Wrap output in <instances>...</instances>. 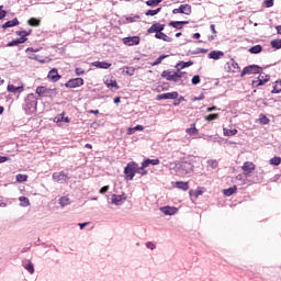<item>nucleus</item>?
I'll use <instances>...</instances> for the list:
<instances>
[{"mask_svg":"<svg viewBox=\"0 0 281 281\" xmlns=\"http://www.w3.org/2000/svg\"><path fill=\"white\" fill-rule=\"evenodd\" d=\"M241 170L245 177H251V175L254 173V170H256V165L251 161H246L241 166Z\"/></svg>","mask_w":281,"mask_h":281,"instance_id":"obj_6","label":"nucleus"},{"mask_svg":"<svg viewBox=\"0 0 281 281\" xmlns=\"http://www.w3.org/2000/svg\"><path fill=\"white\" fill-rule=\"evenodd\" d=\"M159 159L147 158L143 161V168H148V166H159Z\"/></svg>","mask_w":281,"mask_h":281,"instance_id":"obj_24","label":"nucleus"},{"mask_svg":"<svg viewBox=\"0 0 281 281\" xmlns=\"http://www.w3.org/2000/svg\"><path fill=\"white\" fill-rule=\"evenodd\" d=\"M161 12V8H158L156 10H148L145 14L146 16H155Z\"/></svg>","mask_w":281,"mask_h":281,"instance_id":"obj_43","label":"nucleus"},{"mask_svg":"<svg viewBox=\"0 0 281 281\" xmlns=\"http://www.w3.org/2000/svg\"><path fill=\"white\" fill-rule=\"evenodd\" d=\"M155 247H156V246H155V244H154L153 241H148V243L146 244V248H147V249H151V250H153V249H155Z\"/></svg>","mask_w":281,"mask_h":281,"instance_id":"obj_56","label":"nucleus"},{"mask_svg":"<svg viewBox=\"0 0 281 281\" xmlns=\"http://www.w3.org/2000/svg\"><path fill=\"white\" fill-rule=\"evenodd\" d=\"M88 113H91L93 115H98L100 113V110H90Z\"/></svg>","mask_w":281,"mask_h":281,"instance_id":"obj_63","label":"nucleus"},{"mask_svg":"<svg viewBox=\"0 0 281 281\" xmlns=\"http://www.w3.org/2000/svg\"><path fill=\"white\" fill-rule=\"evenodd\" d=\"M155 38H159L160 41H165V43H172V38L166 35L164 32L156 33Z\"/></svg>","mask_w":281,"mask_h":281,"instance_id":"obj_26","label":"nucleus"},{"mask_svg":"<svg viewBox=\"0 0 281 281\" xmlns=\"http://www.w3.org/2000/svg\"><path fill=\"white\" fill-rule=\"evenodd\" d=\"M137 162H128L127 166L124 168L125 179L127 181H133L135 179V175H137Z\"/></svg>","mask_w":281,"mask_h":281,"instance_id":"obj_2","label":"nucleus"},{"mask_svg":"<svg viewBox=\"0 0 281 281\" xmlns=\"http://www.w3.org/2000/svg\"><path fill=\"white\" fill-rule=\"evenodd\" d=\"M188 23H190V22H188V21H176V22L172 21V22L169 23V25L171 27H175L176 30H182L183 26H181V25H188Z\"/></svg>","mask_w":281,"mask_h":281,"instance_id":"obj_25","label":"nucleus"},{"mask_svg":"<svg viewBox=\"0 0 281 281\" xmlns=\"http://www.w3.org/2000/svg\"><path fill=\"white\" fill-rule=\"evenodd\" d=\"M29 25H31V27H38V25H41V20L36 19V18H31L27 21Z\"/></svg>","mask_w":281,"mask_h":281,"instance_id":"obj_33","label":"nucleus"},{"mask_svg":"<svg viewBox=\"0 0 281 281\" xmlns=\"http://www.w3.org/2000/svg\"><path fill=\"white\" fill-rule=\"evenodd\" d=\"M165 58H168V55L159 56L154 63H150L151 67H157V65H161Z\"/></svg>","mask_w":281,"mask_h":281,"instance_id":"obj_35","label":"nucleus"},{"mask_svg":"<svg viewBox=\"0 0 281 281\" xmlns=\"http://www.w3.org/2000/svg\"><path fill=\"white\" fill-rule=\"evenodd\" d=\"M82 85H85V79L82 78H75V79H70L65 83V87H67V89H76L78 87H82Z\"/></svg>","mask_w":281,"mask_h":281,"instance_id":"obj_7","label":"nucleus"},{"mask_svg":"<svg viewBox=\"0 0 281 281\" xmlns=\"http://www.w3.org/2000/svg\"><path fill=\"white\" fill-rule=\"evenodd\" d=\"M26 41H27V37H20V38H18V43L20 45L23 44V43H26Z\"/></svg>","mask_w":281,"mask_h":281,"instance_id":"obj_59","label":"nucleus"},{"mask_svg":"<svg viewBox=\"0 0 281 281\" xmlns=\"http://www.w3.org/2000/svg\"><path fill=\"white\" fill-rule=\"evenodd\" d=\"M15 179L18 181V183H25V181H27V175H16Z\"/></svg>","mask_w":281,"mask_h":281,"instance_id":"obj_42","label":"nucleus"},{"mask_svg":"<svg viewBox=\"0 0 281 281\" xmlns=\"http://www.w3.org/2000/svg\"><path fill=\"white\" fill-rule=\"evenodd\" d=\"M223 56H225V53H223V50H213L209 54V58H211L212 60H221Z\"/></svg>","mask_w":281,"mask_h":281,"instance_id":"obj_16","label":"nucleus"},{"mask_svg":"<svg viewBox=\"0 0 281 281\" xmlns=\"http://www.w3.org/2000/svg\"><path fill=\"white\" fill-rule=\"evenodd\" d=\"M35 93L40 97V98H54V95H56V90L54 89H49L45 86H38L36 88Z\"/></svg>","mask_w":281,"mask_h":281,"instance_id":"obj_4","label":"nucleus"},{"mask_svg":"<svg viewBox=\"0 0 281 281\" xmlns=\"http://www.w3.org/2000/svg\"><path fill=\"white\" fill-rule=\"evenodd\" d=\"M48 80H50L52 82H58V80H60L61 76L58 74V69L53 68L48 75H47Z\"/></svg>","mask_w":281,"mask_h":281,"instance_id":"obj_15","label":"nucleus"},{"mask_svg":"<svg viewBox=\"0 0 281 281\" xmlns=\"http://www.w3.org/2000/svg\"><path fill=\"white\" fill-rule=\"evenodd\" d=\"M127 76H133L135 74V68H127Z\"/></svg>","mask_w":281,"mask_h":281,"instance_id":"obj_58","label":"nucleus"},{"mask_svg":"<svg viewBox=\"0 0 281 281\" xmlns=\"http://www.w3.org/2000/svg\"><path fill=\"white\" fill-rule=\"evenodd\" d=\"M106 192H109V186H104L100 189V194H106Z\"/></svg>","mask_w":281,"mask_h":281,"instance_id":"obj_54","label":"nucleus"},{"mask_svg":"<svg viewBox=\"0 0 281 281\" xmlns=\"http://www.w3.org/2000/svg\"><path fill=\"white\" fill-rule=\"evenodd\" d=\"M105 87H108V89H120V86L117 85V80H115V78L112 77H105L103 80Z\"/></svg>","mask_w":281,"mask_h":281,"instance_id":"obj_10","label":"nucleus"},{"mask_svg":"<svg viewBox=\"0 0 281 281\" xmlns=\"http://www.w3.org/2000/svg\"><path fill=\"white\" fill-rule=\"evenodd\" d=\"M161 78L165 80H168L169 82H179L183 76H186V72L183 71H172V70H164L161 72Z\"/></svg>","mask_w":281,"mask_h":281,"instance_id":"obj_1","label":"nucleus"},{"mask_svg":"<svg viewBox=\"0 0 281 281\" xmlns=\"http://www.w3.org/2000/svg\"><path fill=\"white\" fill-rule=\"evenodd\" d=\"M201 194H203V191H201V190L195 191L194 192L195 199H199V196H201Z\"/></svg>","mask_w":281,"mask_h":281,"instance_id":"obj_61","label":"nucleus"},{"mask_svg":"<svg viewBox=\"0 0 281 281\" xmlns=\"http://www.w3.org/2000/svg\"><path fill=\"white\" fill-rule=\"evenodd\" d=\"M8 11L3 10V5H0V21L5 19Z\"/></svg>","mask_w":281,"mask_h":281,"instance_id":"obj_49","label":"nucleus"},{"mask_svg":"<svg viewBox=\"0 0 281 281\" xmlns=\"http://www.w3.org/2000/svg\"><path fill=\"white\" fill-rule=\"evenodd\" d=\"M204 120H206V122H212L214 120H218V114L214 113V114H209L204 117Z\"/></svg>","mask_w":281,"mask_h":281,"instance_id":"obj_47","label":"nucleus"},{"mask_svg":"<svg viewBox=\"0 0 281 281\" xmlns=\"http://www.w3.org/2000/svg\"><path fill=\"white\" fill-rule=\"evenodd\" d=\"M5 161H10V158L5 156H0V164H5Z\"/></svg>","mask_w":281,"mask_h":281,"instance_id":"obj_57","label":"nucleus"},{"mask_svg":"<svg viewBox=\"0 0 281 281\" xmlns=\"http://www.w3.org/2000/svg\"><path fill=\"white\" fill-rule=\"evenodd\" d=\"M194 65V61H180L176 65L177 71H181V69H186L187 67H192Z\"/></svg>","mask_w":281,"mask_h":281,"instance_id":"obj_20","label":"nucleus"},{"mask_svg":"<svg viewBox=\"0 0 281 281\" xmlns=\"http://www.w3.org/2000/svg\"><path fill=\"white\" fill-rule=\"evenodd\" d=\"M23 267L26 269V271H29V273H34V263H32V261H27V263H24Z\"/></svg>","mask_w":281,"mask_h":281,"instance_id":"obj_39","label":"nucleus"},{"mask_svg":"<svg viewBox=\"0 0 281 281\" xmlns=\"http://www.w3.org/2000/svg\"><path fill=\"white\" fill-rule=\"evenodd\" d=\"M16 45H20L18 40L8 43V47H14Z\"/></svg>","mask_w":281,"mask_h":281,"instance_id":"obj_55","label":"nucleus"},{"mask_svg":"<svg viewBox=\"0 0 281 281\" xmlns=\"http://www.w3.org/2000/svg\"><path fill=\"white\" fill-rule=\"evenodd\" d=\"M180 10L182 11V14H192V5L190 4H181Z\"/></svg>","mask_w":281,"mask_h":281,"instance_id":"obj_31","label":"nucleus"},{"mask_svg":"<svg viewBox=\"0 0 281 281\" xmlns=\"http://www.w3.org/2000/svg\"><path fill=\"white\" fill-rule=\"evenodd\" d=\"M191 82L192 85H199V82H201V77L199 75L193 76Z\"/></svg>","mask_w":281,"mask_h":281,"instance_id":"obj_51","label":"nucleus"},{"mask_svg":"<svg viewBox=\"0 0 281 281\" xmlns=\"http://www.w3.org/2000/svg\"><path fill=\"white\" fill-rule=\"evenodd\" d=\"M186 133L190 135V137H196L199 135V128H196V123H192L189 128L186 130Z\"/></svg>","mask_w":281,"mask_h":281,"instance_id":"obj_19","label":"nucleus"},{"mask_svg":"<svg viewBox=\"0 0 281 281\" xmlns=\"http://www.w3.org/2000/svg\"><path fill=\"white\" fill-rule=\"evenodd\" d=\"M227 71L229 74H238V71H240V66H238V63H236V60L231 59L227 64Z\"/></svg>","mask_w":281,"mask_h":281,"instance_id":"obj_9","label":"nucleus"},{"mask_svg":"<svg viewBox=\"0 0 281 281\" xmlns=\"http://www.w3.org/2000/svg\"><path fill=\"white\" fill-rule=\"evenodd\" d=\"M251 74H260V66L258 65H250L243 69L240 72V77L245 78V76L251 75Z\"/></svg>","mask_w":281,"mask_h":281,"instance_id":"obj_5","label":"nucleus"},{"mask_svg":"<svg viewBox=\"0 0 281 281\" xmlns=\"http://www.w3.org/2000/svg\"><path fill=\"white\" fill-rule=\"evenodd\" d=\"M124 201H126V194H113L111 198V203H113L114 205H122V203H124Z\"/></svg>","mask_w":281,"mask_h":281,"instance_id":"obj_13","label":"nucleus"},{"mask_svg":"<svg viewBox=\"0 0 281 281\" xmlns=\"http://www.w3.org/2000/svg\"><path fill=\"white\" fill-rule=\"evenodd\" d=\"M160 210L164 214H166V216H172L178 212L177 207L175 206H165V207H161Z\"/></svg>","mask_w":281,"mask_h":281,"instance_id":"obj_17","label":"nucleus"},{"mask_svg":"<svg viewBox=\"0 0 281 281\" xmlns=\"http://www.w3.org/2000/svg\"><path fill=\"white\" fill-rule=\"evenodd\" d=\"M75 74H76V76H82V75L85 74V69H82V68H76V69H75Z\"/></svg>","mask_w":281,"mask_h":281,"instance_id":"obj_52","label":"nucleus"},{"mask_svg":"<svg viewBox=\"0 0 281 281\" xmlns=\"http://www.w3.org/2000/svg\"><path fill=\"white\" fill-rule=\"evenodd\" d=\"M136 131H144V126L142 125H136L135 127H130L128 128V135H133Z\"/></svg>","mask_w":281,"mask_h":281,"instance_id":"obj_45","label":"nucleus"},{"mask_svg":"<svg viewBox=\"0 0 281 281\" xmlns=\"http://www.w3.org/2000/svg\"><path fill=\"white\" fill-rule=\"evenodd\" d=\"M70 203H71V200L69 198H67V196H61L59 199V205L61 207H66V205H69Z\"/></svg>","mask_w":281,"mask_h":281,"instance_id":"obj_32","label":"nucleus"},{"mask_svg":"<svg viewBox=\"0 0 281 281\" xmlns=\"http://www.w3.org/2000/svg\"><path fill=\"white\" fill-rule=\"evenodd\" d=\"M223 133H224L225 137H234V135L238 134V130H236V128L229 130L227 127H224Z\"/></svg>","mask_w":281,"mask_h":281,"instance_id":"obj_30","label":"nucleus"},{"mask_svg":"<svg viewBox=\"0 0 281 281\" xmlns=\"http://www.w3.org/2000/svg\"><path fill=\"white\" fill-rule=\"evenodd\" d=\"M19 24H20L19 19L14 18L13 20H10L4 24H2V29L8 30V27H16V25Z\"/></svg>","mask_w":281,"mask_h":281,"instance_id":"obj_22","label":"nucleus"},{"mask_svg":"<svg viewBox=\"0 0 281 281\" xmlns=\"http://www.w3.org/2000/svg\"><path fill=\"white\" fill-rule=\"evenodd\" d=\"M269 122H270V120H269V117H267V115H265V114L259 115V123L267 125V124H269Z\"/></svg>","mask_w":281,"mask_h":281,"instance_id":"obj_44","label":"nucleus"},{"mask_svg":"<svg viewBox=\"0 0 281 281\" xmlns=\"http://www.w3.org/2000/svg\"><path fill=\"white\" fill-rule=\"evenodd\" d=\"M19 201H20V205H22V207H27L30 205V199H27L25 196H20Z\"/></svg>","mask_w":281,"mask_h":281,"instance_id":"obj_40","label":"nucleus"},{"mask_svg":"<svg viewBox=\"0 0 281 281\" xmlns=\"http://www.w3.org/2000/svg\"><path fill=\"white\" fill-rule=\"evenodd\" d=\"M271 93H281V79L276 81Z\"/></svg>","mask_w":281,"mask_h":281,"instance_id":"obj_36","label":"nucleus"},{"mask_svg":"<svg viewBox=\"0 0 281 281\" xmlns=\"http://www.w3.org/2000/svg\"><path fill=\"white\" fill-rule=\"evenodd\" d=\"M172 13L173 14H182L181 7H179L178 9H173Z\"/></svg>","mask_w":281,"mask_h":281,"instance_id":"obj_60","label":"nucleus"},{"mask_svg":"<svg viewBox=\"0 0 281 281\" xmlns=\"http://www.w3.org/2000/svg\"><path fill=\"white\" fill-rule=\"evenodd\" d=\"M54 122L58 124V122H65L66 124H69L70 120L68 116H65V112H63L59 116L54 117Z\"/></svg>","mask_w":281,"mask_h":281,"instance_id":"obj_28","label":"nucleus"},{"mask_svg":"<svg viewBox=\"0 0 281 281\" xmlns=\"http://www.w3.org/2000/svg\"><path fill=\"white\" fill-rule=\"evenodd\" d=\"M270 45L273 49H281V40H273Z\"/></svg>","mask_w":281,"mask_h":281,"instance_id":"obj_41","label":"nucleus"},{"mask_svg":"<svg viewBox=\"0 0 281 281\" xmlns=\"http://www.w3.org/2000/svg\"><path fill=\"white\" fill-rule=\"evenodd\" d=\"M263 3L267 8H273V0H265Z\"/></svg>","mask_w":281,"mask_h":281,"instance_id":"obj_53","label":"nucleus"},{"mask_svg":"<svg viewBox=\"0 0 281 281\" xmlns=\"http://www.w3.org/2000/svg\"><path fill=\"white\" fill-rule=\"evenodd\" d=\"M172 187L182 190L183 192H188V190H190V182L177 181L172 182Z\"/></svg>","mask_w":281,"mask_h":281,"instance_id":"obj_14","label":"nucleus"},{"mask_svg":"<svg viewBox=\"0 0 281 281\" xmlns=\"http://www.w3.org/2000/svg\"><path fill=\"white\" fill-rule=\"evenodd\" d=\"M209 166L214 170L218 168V161L217 160H210Z\"/></svg>","mask_w":281,"mask_h":281,"instance_id":"obj_50","label":"nucleus"},{"mask_svg":"<svg viewBox=\"0 0 281 281\" xmlns=\"http://www.w3.org/2000/svg\"><path fill=\"white\" fill-rule=\"evenodd\" d=\"M269 80H271V76L261 72L258 78H256L255 80H252L251 82V87L254 89H258V87H265V85H267V82H269Z\"/></svg>","mask_w":281,"mask_h":281,"instance_id":"obj_3","label":"nucleus"},{"mask_svg":"<svg viewBox=\"0 0 281 281\" xmlns=\"http://www.w3.org/2000/svg\"><path fill=\"white\" fill-rule=\"evenodd\" d=\"M111 63L108 61H93L92 67H97V69H110Z\"/></svg>","mask_w":281,"mask_h":281,"instance_id":"obj_18","label":"nucleus"},{"mask_svg":"<svg viewBox=\"0 0 281 281\" xmlns=\"http://www.w3.org/2000/svg\"><path fill=\"white\" fill-rule=\"evenodd\" d=\"M140 16L139 15H134V16H127L126 21L127 23H136V21H139Z\"/></svg>","mask_w":281,"mask_h":281,"instance_id":"obj_48","label":"nucleus"},{"mask_svg":"<svg viewBox=\"0 0 281 281\" xmlns=\"http://www.w3.org/2000/svg\"><path fill=\"white\" fill-rule=\"evenodd\" d=\"M281 158L280 157H273L270 159V166H280Z\"/></svg>","mask_w":281,"mask_h":281,"instance_id":"obj_46","label":"nucleus"},{"mask_svg":"<svg viewBox=\"0 0 281 281\" xmlns=\"http://www.w3.org/2000/svg\"><path fill=\"white\" fill-rule=\"evenodd\" d=\"M166 25L161 23H155L153 24L148 30V34H160V32H164Z\"/></svg>","mask_w":281,"mask_h":281,"instance_id":"obj_11","label":"nucleus"},{"mask_svg":"<svg viewBox=\"0 0 281 281\" xmlns=\"http://www.w3.org/2000/svg\"><path fill=\"white\" fill-rule=\"evenodd\" d=\"M211 32H213L214 34H216V26L214 24H211Z\"/></svg>","mask_w":281,"mask_h":281,"instance_id":"obj_64","label":"nucleus"},{"mask_svg":"<svg viewBox=\"0 0 281 281\" xmlns=\"http://www.w3.org/2000/svg\"><path fill=\"white\" fill-rule=\"evenodd\" d=\"M178 98H179V92L173 91V92L158 94L156 97V100H177Z\"/></svg>","mask_w":281,"mask_h":281,"instance_id":"obj_8","label":"nucleus"},{"mask_svg":"<svg viewBox=\"0 0 281 281\" xmlns=\"http://www.w3.org/2000/svg\"><path fill=\"white\" fill-rule=\"evenodd\" d=\"M262 52V46L261 45H255L249 48L250 54H260Z\"/></svg>","mask_w":281,"mask_h":281,"instance_id":"obj_37","label":"nucleus"},{"mask_svg":"<svg viewBox=\"0 0 281 281\" xmlns=\"http://www.w3.org/2000/svg\"><path fill=\"white\" fill-rule=\"evenodd\" d=\"M53 179L58 183H63V181L67 180V175H65V172H55L53 173Z\"/></svg>","mask_w":281,"mask_h":281,"instance_id":"obj_21","label":"nucleus"},{"mask_svg":"<svg viewBox=\"0 0 281 281\" xmlns=\"http://www.w3.org/2000/svg\"><path fill=\"white\" fill-rule=\"evenodd\" d=\"M23 86L15 87L14 85H9L7 87V91H9V93H23Z\"/></svg>","mask_w":281,"mask_h":281,"instance_id":"obj_23","label":"nucleus"},{"mask_svg":"<svg viewBox=\"0 0 281 281\" xmlns=\"http://www.w3.org/2000/svg\"><path fill=\"white\" fill-rule=\"evenodd\" d=\"M237 192H238V187H236V186H233L228 189L223 190V194L225 196H232V194H236Z\"/></svg>","mask_w":281,"mask_h":281,"instance_id":"obj_27","label":"nucleus"},{"mask_svg":"<svg viewBox=\"0 0 281 281\" xmlns=\"http://www.w3.org/2000/svg\"><path fill=\"white\" fill-rule=\"evenodd\" d=\"M15 34H16V36L27 38V36H30V34H32V29H30L27 31H16Z\"/></svg>","mask_w":281,"mask_h":281,"instance_id":"obj_34","label":"nucleus"},{"mask_svg":"<svg viewBox=\"0 0 281 281\" xmlns=\"http://www.w3.org/2000/svg\"><path fill=\"white\" fill-rule=\"evenodd\" d=\"M124 45L127 47H133V45H139V36H132L123 38Z\"/></svg>","mask_w":281,"mask_h":281,"instance_id":"obj_12","label":"nucleus"},{"mask_svg":"<svg viewBox=\"0 0 281 281\" xmlns=\"http://www.w3.org/2000/svg\"><path fill=\"white\" fill-rule=\"evenodd\" d=\"M161 1L162 0H147L146 5H148L149 8H157V5L161 3Z\"/></svg>","mask_w":281,"mask_h":281,"instance_id":"obj_38","label":"nucleus"},{"mask_svg":"<svg viewBox=\"0 0 281 281\" xmlns=\"http://www.w3.org/2000/svg\"><path fill=\"white\" fill-rule=\"evenodd\" d=\"M136 175H140L142 177H145V175H148V170H146V167H144V162H142L140 167L138 164H136Z\"/></svg>","mask_w":281,"mask_h":281,"instance_id":"obj_29","label":"nucleus"},{"mask_svg":"<svg viewBox=\"0 0 281 281\" xmlns=\"http://www.w3.org/2000/svg\"><path fill=\"white\" fill-rule=\"evenodd\" d=\"M87 225H89V222H86V223H79V227H80V229H85V227H87Z\"/></svg>","mask_w":281,"mask_h":281,"instance_id":"obj_62","label":"nucleus"}]
</instances>
